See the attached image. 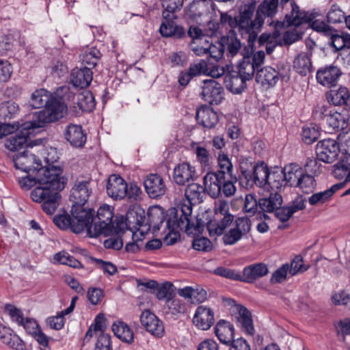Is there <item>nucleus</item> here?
<instances>
[{"label": "nucleus", "mask_w": 350, "mask_h": 350, "mask_svg": "<svg viewBox=\"0 0 350 350\" xmlns=\"http://www.w3.org/2000/svg\"><path fill=\"white\" fill-rule=\"evenodd\" d=\"M284 174H285V185L289 183L290 186L296 187V181L299 177H301L303 172L302 169L297 164L291 163L283 169Z\"/></svg>", "instance_id": "nucleus-46"}, {"label": "nucleus", "mask_w": 350, "mask_h": 350, "mask_svg": "<svg viewBox=\"0 0 350 350\" xmlns=\"http://www.w3.org/2000/svg\"><path fill=\"white\" fill-rule=\"evenodd\" d=\"M112 331L114 335L122 341L129 344L133 342V332L126 323L122 321L114 323L112 325Z\"/></svg>", "instance_id": "nucleus-38"}, {"label": "nucleus", "mask_w": 350, "mask_h": 350, "mask_svg": "<svg viewBox=\"0 0 350 350\" xmlns=\"http://www.w3.org/2000/svg\"><path fill=\"white\" fill-rule=\"evenodd\" d=\"M279 79L278 72L271 66H265L257 70L256 81L262 86L273 87Z\"/></svg>", "instance_id": "nucleus-29"}, {"label": "nucleus", "mask_w": 350, "mask_h": 350, "mask_svg": "<svg viewBox=\"0 0 350 350\" xmlns=\"http://www.w3.org/2000/svg\"><path fill=\"white\" fill-rule=\"evenodd\" d=\"M72 217L68 213L59 214L53 217L54 224L60 229L66 230L70 228L73 232L79 234L82 232L90 224L93 222L94 218L83 213L77 215L73 212V207L71 208Z\"/></svg>", "instance_id": "nucleus-8"}, {"label": "nucleus", "mask_w": 350, "mask_h": 350, "mask_svg": "<svg viewBox=\"0 0 350 350\" xmlns=\"http://www.w3.org/2000/svg\"><path fill=\"white\" fill-rule=\"evenodd\" d=\"M317 186L314 176L308 174L302 173L301 177H299L296 181V187H299L302 192L305 193H312Z\"/></svg>", "instance_id": "nucleus-48"}, {"label": "nucleus", "mask_w": 350, "mask_h": 350, "mask_svg": "<svg viewBox=\"0 0 350 350\" xmlns=\"http://www.w3.org/2000/svg\"><path fill=\"white\" fill-rule=\"evenodd\" d=\"M87 295L89 301L93 305H98L104 297V292L100 288L90 287L88 290Z\"/></svg>", "instance_id": "nucleus-63"}, {"label": "nucleus", "mask_w": 350, "mask_h": 350, "mask_svg": "<svg viewBox=\"0 0 350 350\" xmlns=\"http://www.w3.org/2000/svg\"><path fill=\"white\" fill-rule=\"evenodd\" d=\"M214 332L221 343L228 345L234 340V328L230 322L219 320L214 327Z\"/></svg>", "instance_id": "nucleus-28"}, {"label": "nucleus", "mask_w": 350, "mask_h": 350, "mask_svg": "<svg viewBox=\"0 0 350 350\" xmlns=\"http://www.w3.org/2000/svg\"><path fill=\"white\" fill-rule=\"evenodd\" d=\"M259 208L258 200L252 194H247L245 198L244 211L252 217L257 212Z\"/></svg>", "instance_id": "nucleus-57"}, {"label": "nucleus", "mask_w": 350, "mask_h": 350, "mask_svg": "<svg viewBox=\"0 0 350 350\" xmlns=\"http://www.w3.org/2000/svg\"><path fill=\"white\" fill-rule=\"evenodd\" d=\"M14 166L16 169L21 170L29 174H42V165L41 161L36 158L34 154L29 150L17 154L14 159Z\"/></svg>", "instance_id": "nucleus-10"}, {"label": "nucleus", "mask_w": 350, "mask_h": 350, "mask_svg": "<svg viewBox=\"0 0 350 350\" xmlns=\"http://www.w3.org/2000/svg\"><path fill=\"white\" fill-rule=\"evenodd\" d=\"M52 97L51 92L46 89H38L31 94L29 105L32 108L40 109L44 107Z\"/></svg>", "instance_id": "nucleus-40"}, {"label": "nucleus", "mask_w": 350, "mask_h": 350, "mask_svg": "<svg viewBox=\"0 0 350 350\" xmlns=\"http://www.w3.org/2000/svg\"><path fill=\"white\" fill-rule=\"evenodd\" d=\"M348 33H342V35H339L337 32H333L329 36V44L334 49V52L338 51H345L348 49V42H347Z\"/></svg>", "instance_id": "nucleus-49"}, {"label": "nucleus", "mask_w": 350, "mask_h": 350, "mask_svg": "<svg viewBox=\"0 0 350 350\" xmlns=\"http://www.w3.org/2000/svg\"><path fill=\"white\" fill-rule=\"evenodd\" d=\"M214 273L228 279L241 282V273L234 269L219 267L214 270Z\"/></svg>", "instance_id": "nucleus-54"}, {"label": "nucleus", "mask_w": 350, "mask_h": 350, "mask_svg": "<svg viewBox=\"0 0 350 350\" xmlns=\"http://www.w3.org/2000/svg\"><path fill=\"white\" fill-rule=\"evenodd\" d=\"M101 56L102 54L98 49L94 47L88 49L81 55L82 64L92 69L98 64Z\"/></svg>", "instance_id": "nucleus-45"}, {"label": "nucleus", "mask_w": 350, "mask_h": 350, "mask_svg": "<svg viewBox=\"0 0 350 350\" xmlns=\"http://www.w3.org/2000/svg\"><path fill=\"white\" fill-rule=\"evenodd\" d=\"M90 185V180H77L71 189L70 199L73 202L72 206L77 217L78 216L77 214L83 213L85 216L89 215L94 218V209L85 206L92 193V188Z\"/></svg>", "instance_id": "nucleus-5"}, {"label": "nucleus", "mask_w": 350, "mask_h": 350, "mask_svg": "<svg viewBox=\"0 0 350 350\" xmlns=\"http://www.w3.org/2000/svg\"><path fill=\"white\" fill-rule=\"evenodd\" d=\"M44 109L36 112L34 114L33 119L29 121L27 126H33L34 128H42L48 123L58 121L64 117L67 111V106L60 100L52 97Z\"/></svg>", "instance_id": "nucleus-4"}, {"label": "nucleus", "mask_w": 350, "mask_h": 350, "mask_svg": "<svg viewBox=\"0 0 350 350\" xmlns=\"http://www.w3.org/2000/svg\"><path fill=\"white\" fill-rule=\"evenodd\" d=\"M243 60L236 66V71L248 81L251 80L257 68L250 61L249 49L245 47L242 52Z\"/></svg>", "instance_id": "nucleus-30"}, {"label": "nucleus", "mask_w": 350, "mask_h": 350, "mask_svg": "<svg viewBox=\"0 0 350 350\" xmlns=\"http://www.w3.org/2000/svg\"><path fill=\"white\" fill-rule=\"evenodd\" d=\"M107 193L114 200H121L126 196V182L120 176L111 175L106 186Z\"/></svg>", "instance_id": "nucleus-19"}, {"label": "nucleus", "mask_w": 350, "mask_h": 350, "mask_svg": "<svg viewBox=\"0 0 350 350\" xmlns=\"http://www.w3.org/2000/svg\"><path fill=\"white\" fill-rule=\"evenodd\" d=\"M192 247L196 250L208 252L212 250L213 244L208 238L202 237L193 239Z\"/></svg>", "instance_id": "nucleus-58"}, {"label": "nucleus", "mask_w": 350, "mask_h": 350, "mask_svg": "<svg viewBox=\"0 0 350 350\" xmlns=\"http://www.w3.org/2000/svg\"><path fill=\"white\" fill-rule=\"evenodd\" d=\"M345 12L336 3L332 5L330 10L327 14V21L330 23H340L345 20Z\"/></svg>", "instance_id": "nucleus-52"}, {"label": "nucleus", "mask_w": 350, "mask_h": 350, "mask_svg": "<svg viewBox=\"0 0 350 350\" xmlns=\"http://www.w3.org/2000/svg\"><path fill=\"white\" fill-rule=\"evenodd\" d=\"M247 81L248 80L233 70L230 72L228 79H226V85L232 93L241 94L247 87Z\"/></svg>", "instance_id": "nucleus-35"}, {"label": "nucleus", "mask_w": 350, "mask_h": 350, "mask_svg": "<svg viewBox=\"0 0 350 350\" xmlns=\"http://www.w3.org/2000/svg\"><path fill=\"white\" fill-rule=\"evenodd\" d=\"M255 1H248L239 8V14L236 17L237 25L241 34H249V41H254L257 36V31L264 23L265 17L272 18L277 12L276 0H263L258 5L256 17L252 20L256 10Z\"/></svg>", "instance_id": "nucleus-2"}, {"label": "nucleus", "mask_w": 350, "mask_h": 350, "mask_svg": "<svg viewBox=\"0 0 350 350\" xmlns=\"http://www.w3.org/2000/svg\"><path fill=\"white\" fill-rule=\"evenodd\" d=\"M164 312L171 318L176 319L179 314L185 312V305L180 299L172 297L166 301Z\"/></svg>", "instance_id": "nucleus-41"}, {"label": "nucleus", "mask_w": 350, "mask_h": 350, "mask_svg": "<svg viewBox=\"0 0 350 350\" xmlns=\"http://www.w3.org/2000/svg\"><path fill=\"white\" fill-rule=\"evenodd\" d=\"M213 0H193L184 10V17L191 21L198 22L202 16L209 13L210 9L214 10Z\"/></svg>", "instance_id": "nucleus-14"}, {"label": "nucleus", "mask_w": 350, "mask_h": 350, "mask_svg": "<svg viewBox=\"0 0 350 350\" xmlns=\"http://www.w3.org/2000/svg\"><path fill=\"white\" fill-rule=\"evenodd\" d=\"M317 158H308L306 163L304 165L306 174H311L312 176H318L321 174V168L322 165L319 163Z\"/></svg>", "instance_id": "nucleus-59"}, {"label": "nucleus", "mask_w": 350, "mask_h": 350, "mask_svg": "<svg viewBox=\"0 0 350 350\" xmlns=\"http://www.w3.org/2000/svg\"><path fill=\"white\" fill-rule=\"evenodd\" d=\"M234 220V216L231 214L224 215L220 220H211L206 224L211 237L221 235L225 229L230 226Z\"/></svg>", "instance_id": "nucleus-32"}, {"label": "nucleus", "mask_w": 350, "mask_h": 350, "mask_svg": "<svg viewBox=\"0 0 350 350\" xmlns=\"http://www.w3.org/2000/svg\"><path fill=\"white\" fill-rule=\"evenodd\" d=\"M93 79V72L91 68L83 66L75 68L72 70L71 81L75 87L81 89L88 87Z\"/></svg>", "instance_id": "nucleus-27"}, {"label": "nucleus", "mask_w": 350, "mask_h": 350, "mask_svg": "<svg viewBox=\"0 0 350 350\" xmlns=\"http://www.w3.org/2000/svg\"><path fill=\"white\" fill-rule=\"evenodd\" d=\"M326 122L333 130H339L344 128L345 119L340 113L335 111L327 116Z\"/></svg>", "instance_id": "nucleus-53"}, {"label": "nucleus", "mask_w": 350, "mask_h": 350, "mask_svg": "<svg viewBox=\"0 0 350 350\" xmlns=\"http://www.w3.org/2000/svg\"><path fill=\"white\" fill-rule=\"evenodd\" d=\"M18 105L11 101L2 103L0 104V120L5 122L14 118L18 113Z\"/></svg>", "instance_id": "nucleus-44"}, {"label": "nucleus", "mask_w": 350, "mask_h": 350, "mask_svg": "<svg viewBox=\"0 0 350 350\" xmlns=\"http://www.w3.org/2000/svg\"><path fill=\"white\" fill-rule=\"evenodd\" d=\"M270 171L264 161L256 163L253 169V181L260 187L267 185Z\"/></svg>", "instance_id": "nucleus-39"}, {"label": "nucleus", "mask_w": 350, "mask_h": 350, "mask_svg": "<svg viewBox=\"0 0 350 350\" xmlns=\"http://www.w3.org/2000/svg\"><path fill=\"white\" fill-rule=\"evenodd\" d=\"M269 269L262 262L254 263L243 268L241 273V282L254 283L256 280L267 275Z\"/></svg>", "instance_id": "nucleus-24"}, {"label": "nucleus", "mask_w": 350, "mask_h": 350, "mask_svg": "<svg viewBox=\"0 0 350 350\" xmlns=\"http://www.w3.org/2000/svg\"><path fill=\"white\" fill-rule=\"evenodd\" d=\"M243 235L241 234L238 229L234 227L231 228L227 233L224 234L223 237V241L225 245H234L238 242Z\"/></svg>", "instance_id": "nucleus-64"}, {"label": "nucleus", "mask_w": 350, "mask_h": 350, "mask_svg": "<svg viewBox=\"0 0 350 350\" xmlns=\"http://www.w3.org/2000/svg\"><path fill=\"white\" fill-rule=\"evenodd\" d=\"M217 163L219 170L217 172H221L226 174V176H231L232 170V164L226 154H219L217 158Z\"/></svg>", "instance_id": "nucleus-56"}, {"label": "nucleus", "mask_w": 350, "mask_h": 350, "mask_svg": "<svg viewBox=\"0 0 350 350\" xmlns=\"http://www.w3.org/2000/svg\"><path fill=\"white\" fill-rule=\"evenodd\" d=\"M192 213V207L191 205L183 204L178 209H174L172 213H174L173 217H170L167 221V227L169 230L168 234L165 236V239L167 241V244L173 245L176 241V238H170L168 235L171 232L178 229L185 230L187 234L191 232L192 226H191L190 217Z\"/></svg>", "instance_id": "nucleus-7"}, {"label": "nucleus", "mask_w": 350, "mask_h": 350, "mask_svg": "<svg viewBox=\"0 0 350 350\" xmlns=\"http://www.w3.org/2000/svg\"><path fill=\"white\" fill-rule=\"evenodd\" d=\"M293 68L301 76H306L312 70L310 55L308 53H299L293 61Z\"/></svg>", "instance_id": "nucleus-34"}, {"label": "nucleus", "mask_w": 350, "mask_h": 350, "mask_svg": "<svg viewBox=\"0 0 350 350\" xmlns=\"http://www.w3.org/2000/svg\"><path fill=\"white\" fill-rule=\"evenodd\" d=\"M238 323L240 324L241 330L245 334L253 336L255 329L253 325V320L250 311L245 307L241 306L239 308V316L237 317Z\"/></svg>", "instance_id": "nucleus-36"}, {"label": "nucleus", "mask_w": 350, "mask_h": 350, "mask_svg": "<svg viewBox=\"0 0 350 350\" xmlns=\"http://www.w3.org/2000/svg\"><path fill=\"white\" fill-rule=\"evenodd\" d=\"M196 118L200 125L207 129L215 127L219 121L217 113L207 106H201L197 109Z\"/></svg>", "instance_id": "nucleus-26"}, {"label": "nucleus", "mask_w": 350, "mask_h": 350, "mask_svg": "<svg viewBox=\"0 0 350 350\" xmlns=\"http://www.w3.org/2000/svg\"><path fill=\"white\" fill-rule=\"evenodd\" d=\"M288 269L289 265L286 263L275 270L271 277L270 283L277 284L283 282L286 279Z\"/></svg>", "instance_id": "nucleus-60"}, {"label": "nucleus", "mask_w": 350, "mask_h": 350, "mask_svg": "<svg viewBox=\"0 0 350 350\" xmlns=\"http://www.w3.org/2000/svg\"><path fill=\"white\" fill-rule=\"evenodd\" d=\"M163 11L162 16L166 17L168 15L174 14L180 10L183 5L184 0H161Z\"/></svg>", "instance_id": "nucleus-50"}, {"label": "nucleus", "mask_w": 350, "mask_h": 350, "mask_svg": "<svg viewBox=\"0 0 350 350\" xmlns=\"http://www.w3.org/2000/svg\"><path fill=\"white\" fill-rule=\"evenodd\" d=\"M113 213L108 205L100 206L97 211L98 221L92 226V222L86 228L87 234L90 237H97L100 234L108 236L113 232L118 234V228H116L112 223Z\"/></svg>", "instance_id": "nucleus-6"}, {"label": "nucleus", "mask_w": 350, "mask_h": 350, "mask_svg": "<svg viewBox=\"0 0 350 350\" xmlns=\"http://www.w3.org/2000/svg\"><path fill=\"white\" fill-rule=\"evenodd\" d=\"M345 187V183H336L333 185L330 188L323 191H320L313 193L308 198V202L312 206H315L318 204H324L329 202L333 195L338 190Z\"/></svg>", "instance_id": "nucleus-31"}, {"label": "nucleus", "mask_w": 350, "mask_h": 350, "mask_svg": "<svg viewBox=\"0 0 350 350\" xmlns=\"http://www.w3.org/2000/svg\"><path fill=\"white\" fill-rule=\"evenodd\" d=\"M64 135L66 141L73 147L82 148L86 142V135L81 125L68 124Z\"/></svg>", "instance_id": "nucleus-22"}, {"label": "nucleus", "mask_w": 350, "mask_h": 350, "mask_svg": "<svg viewBox=\"0 0 350 350\" xmlns=\"http://www.w3.org/2000/svg\"><path fill=\"white\" fill-rule=\"evenodd\" d=\"M146 213L145 211L140 206L130 208L125 218L122 217L116 224V228H118V234L123 233L124 228L139 230L145 229Z\"/></svg>", "instance_id": "nucleus-9"}, {"label": "nucleus", "mask_w": 350, "mask_h": 350, "mask_svg": "<svg viewBox=\"0 0 350 350\" xmlns=\"http://www.w3.org/2000/svg\"><path fill=\"white\" fill-rule=\"evenodd\" d=\"M309 266L305 267L303 264V258L301 256H296L289 266V273L292 275H295L299 273H302L306 271Z\"/></svg>", "instance_id": "nucleus-61"}, {"label": "nucleus", "mask_w": 350, "mask_h": 350, "mask_svg": "<svg viewBox=\"0 0 350 350\" xmlns=\"http://www.w3.org/2000/svg\"><path fill=\"white\" fill-rule=\"evenodd\" d=\"M77 104L84 112H91L96 107L94 96L90 91L85 90L77 96Z\"/></svg>", "instance_id": "nucleus-42"}, {"label": "nucleus", "mask_w": 350, "mask_h": 350, "mask_svg": "<svg viewBox=\"0 0 350 350\" xmlns=\"http://www.w3.org/2000/svg\"><path fill=\"white\" fill-rule=\"evenodd\" d=\"M327 102L334 106H346L350 110V92L346 87L334 88L326 94Z\"/></svg>", "instance_id": "nucleus-23"}, {"label": "nucleus", "mask_w": 350, "mask_h": 350, "mask_svg": "<svg viewBox=\"0 0 350 350\" xmlns=\"http://www.w3.org/2000/svg\"><path fill=\"white\" fill-rule=\"evenodd\" d=\"M214 322V312L210 308L199 306L196 308L193 318V323L196 327L202 330H208Z\"/></svg>", "instance_id": "nucleus-18"}, {"label": "nucleus", "mask_w": 350, "mask_h": 350, "mask_svg": "<svg viewBox=\"0 0 350 350\" xmlns=\"http://www.w3.org/2000/svg\"><path fill=\"white\" fill-rule=\"evenodd\" d=\"M301 135L302 141L305 144L308 145L312 144L313 142H316L320 136L319 127L313 124L305 125L302 127Z\"/></svg>", "instance_id": "nucleus-47"}, {"label": "nucleus", "mask_w": 350, "mask_h": 350, "mask_svg": "<svg viewBox=\"0 0 350 350\" xmlns=\"http://www.w3.org/2000/svg\"><path fill=\"white\" fill-rule=\"evenodd\" d=\"M224 90L215 79L203 81L201 98L210 105H219L224 99Z\"/></svg>", "instance_id": "nucleus-12"}, {"label": "nucleus", "mask_w": 350, "mask_h": 350, "mask_svg": "<svg viewBox=\"0 0 350 350\" xmlns=\"http://www.w3.org/2000/svg\"><path fill=\"white\" fill-rule=\"evenodd\" d=\"M165 219V213L164 209L160 206H150L147 212V217L146 216L145 229L143 231H149L152 229L153 232H156L160 230L161 225Z\"/></svg>", "instance_id": "nucleus-17"}, {"label": "nucleus", "mask_w": 350, "mask_h": 350, "mask_svg": "<svg viewBox=\"0 0 350 350\" xmlns=\"http://www.w3.org/2000/svg\"><path fill=\"white\" fill-rule=\"evenodd\" d=\"M29 122H26L21 124V130L10 136L5 142V147L10 151H18L23 148H32L33 144L30 141V130L35 129L33 126H27L26 124Z\"/></svg>", "instance_id": "nucleus-11"}, {"label": "nucleus", "mask_w": 350, "mask_h": 350, "mask_svg": "<svg viewBox=\"0 0 350 350\" xmlns=\"http://www.w3.org/2000/svg\"><path fill=\"white\" fill-rule=\"evenodd\" d=\"M203 183L206 193L214 199L222 195L230 197L236 191L233 180L226 177V174L221 172H208L203 178Z\"/></svg>", "instance_id": "nucleus-3"}, {"label": "nucleus", "mask_w": 350, "mask_h": 350, "mask_svg": "<svg viewBox=\"0 0 350 350\" xmlns=\"http://www.w3.org/2000/svg\"><path fill=\"white\" fill-rule=\"evenodd\" d=\"M206 68L207 64L204 60H200L199 62L191 64L188 69L179 73V84L181 86H187L193 78L205 73Z\"/></svg>", "instance_id": "nucleus-25"}, {"label": "nucleus", "mask_w": 350, "mask_h": 350, "mask_svg": "<svg viewBox=\"0 0 350 350\" xmlns=\"http://www.w3.org/2000/svg\"><path fill=\"white\" fill-rule=\"evenodd\" d=\"M285 174H284L283 170L275 167L270 171L269 174V180L267 183L269 187L273 189H280L282 187H285Z\"/></svg>", "instance_id": "nucleus-43"}, {"label": "nucleus", "mask_w": 350, "mask_h": 350, "mask_svg": "<svg viewBox=\"0 0 350 350\" xmlns=\"http://www.w3.org/2000/svg\"><path fill=\"white\" fill-rule=\"evenodd\" d=\"M282 197L280 193H271L269 198L258 200L259 208L262 212L272 213L282 205Z\"/></svg>", "instance_id": "nucleus-37"}, {"label": "nucleus", "mask_w": 350, "mask_h": 350, "mask_svg": "<svg viewBox=\"0 0 350 350\" xmlns=\"http://www.w3.org/2000/svg\"><path fill=\"white\" fill-rule=\"evenodd\" d=\"M94 350H112L111 336L108 334H100L95 344Z\"/></svg>", "instance_id": "nucleus-62"}, {"label": "nucleus", "mask_w": 350, "mask_h": 350, "mask_svg": "<svg viewBox=\"0 0 350 350\" xmlns=\"http://www.w3.org/2000/svg\"><path fill=\"white\" fill-rule=\"evenodd\" d=\"M145 191L152 199H158L165 195L167 187L162 176L150 174L144 180Z\"/></svg>", "instance_id": "nucleus-15"}, {"label": "nucleus", "mask_w": 350, "mask_h": 350, "mask_svg": "<svg viewBox=\"0 0 350 350\" xmlns=\"http://www.w3.org/2000/svg\"><path fill=\"white\" fill-rule=\"evenodd\" d=\"M315 150L317 159L328 163L334 162L340 152L338 142L330 138L319 142Z\"/></svg>", "instance_id": "nucleus-13"}, {"label": "nucleus", "mask_w": 350, "mask_h": 350, "mask_svg": "<svg viewBox=\"0 0 350 350\" xmlns=\"http://www.w3.org/2000/svg\"><path fill=\"white\" fill-rule=\"evenodd\" d=\"M349 157L350 154L348 157H343L333 166L332 174L336 178L340 180L345 176L346 177V174L350 167V163L348 162Z\"/></svg>", "instance_id": "nucleus-51"}, {"label": "nucleus", "mask_w": 350, "mask_h": 350, "mask_svg": "<svg viewBox=\"0 0 350 350\" xmlns=\"http://www.w3.org/2000/svg\"><path fill=\"white\" fill-rule=\"evenodd\" d=\"M59 157L55 148H50L44 157L42 176L38 179L42 185L31 192L33 201L42 203V208L48 215H53L59 205L61 195L66 183L62 176V167L56 163Z\"/></svg>", "instance_id": "nucleus-1"}, {"label": "nucleus", "mask_w": 350, "mask_h": 350, "mask_svg": "<svg viewBox=\"0 0 350 350\" xmlns=\"http://www.w3.org/2000/svg\"><path fill=\"white\" fill-rule=\"evenodd\" d=\"M311 27L313 30L321 33L325 36H330L333 32H337L336 29L329 26L325 22L319 20L312 21Z\"/></svg>", "instance_id": "nucleus-55"}, {"label": "nucleus", "mask_w": 350, "mask_h": 350, "mask_svg": "<svg viewBox=\"0 0 350 350\" xmlns=\"http://www.w3.org/2000/svg\"><path fill=\"white\" fill-rule=\"evenodd\" d=\"M206 191L204 185L198 183H191L187 185L185 191L186 199L191 204H200L203 202Z\"/></svg>", "instance_id": "nucleus-33"}, {"label": "nucleus", "mask_w": 350, "mask_h": 350, "mask_svg": "<svg viewBox=\"0 0 350 350\" xmlns=\"http://www.w3.org/2000/svg\"><path fill=\"white\" fill-rule=\"evenodd\" d=\"M163 17V21L159 27V32L163 37L182 38L185 36V32L183 27L177 25L174 19L175 15H168Z\"/></svg>", "instance_id": "nucleus-20"}, {"label": "nucleus", "mask_w": 350, "mask_h": 350, "mask_svg": "<svg viewBox=\"0 0 350 350\" xmlns=\"http://www.w3.org/2000/svg\"><path fill=\"white\" fill-rule=\"evenodd\" d=\"M341 75L340 68L331 64L320 68L317 72L316 78L320 84L329 87L336 85Z\"/></svg>", "instance_id": "nucleus-16"}, {"label": "nucleus", "mask_w": 350, "mask_h": 350, "mask_svg": "<svg viewBox=\"0 0 350 350\" xmlns=\"http://www.w3.org/2000/svg\"><path fill=\"white\" fill-rule=\"evenodd\" d=\"M173 178L177 185H185L196 178L195 167L189 163H179L174 169Z\"/></svg>", "instance_id": "nucleus-21"}]
</instances>
